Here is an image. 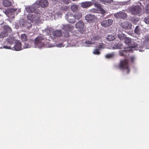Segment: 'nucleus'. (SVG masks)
<instances>
[{"instance_id": "obj_1", "label": "nucleus", "mask_w": 149, "mask_h": 149, "mask_svg": "<svg viewBox=\"0 0 149 149\" xmlns=\"http://www.w3.org/2000/svg\"><path fill=\"white\" fill-rule=\"evenodd\" d=\"M141 5V3L139 2L137 3V5L132 6L128 9L129 12L134 15L140 13L141 11V8L140 6Z\"/></svg>"}, {"instance_id": "obj_2", "label": "nucleus", "mask_w": 149, "mask_h": 149, "mask_svg": "<svg viewBox=\"0 0 149 149\" xmlns=\"http://www.w3.org/2000/svg\"><path fill=\"white\" fill-rule=\"evenodd\" d=\"M34 44L36 47L41 48L45 45L44 38L41 36L36 38L34 40Z\"/></svg>"}, {"instance_id": "obj_3", "label": "nucleus", "mask_w": 149, "mask_h": 149, "mask_svg": "<svg viewBox=\"0 0 149 149\" xmlns=\"http://www.w3.org/2000/svg\"><path fill=\"white\" fill-rule=\"evenodd\" d=\"M17 9H13V8H9L7 10V12L8 13V17L11 19H13L14 18L15 15V13L16 15L20 12L21 10L20 9H19L17 11Z\"/></svg>"}, {"instance_id": "obj_4", "label": "nucleus", "mask_w": 149, "mask_h": 149, "mask_svg": "<svg viewBox=\"0 0 149 149\" xmlns=\"http://www.w3.org/2000/svg\"><path fill=\"white\" fill-rule=\"evenodd\" d=\"M120 67L121 68L124 69L127 72V73H128L130 71V69L128 65V61L127 60L121 61Z\"/></svg>"}, {"instance_id": "obj_5", "label": "nucleus", "mask_w": 149, "mask_h": 149, "mask_svg": "<svg viewBox=\"0 0 149 149\" xmlns=\"http://www.w3.org/2000/svg\"><path fill=\"white\" fill-rule=\"evenodd\" d=\"M11 31V29L8 26H4L3 31L0 33V38H3L8 34V33L10 32Z\"/></svg>"}, {"instance_id": "obj_6", "label": "nucleus", "mask_w": 149, "mask_h": 149, "mask_svg": "<svg viewBox=\"0 0 149 149\" xmlns=\"http://www.w3.org/2000/svg\"><path fill=\"white\" fill-rule=\"evenodd\" d=\"M141 42L142 45L141 44L140 47L146 49L147 45L149 46V36H145L143 38L141 39Z\"/></svg>"}, {"instance_id": "obj_7", "label": "nucleus", "mask_w": 149, "mask_h": 149, "mask_svg": "<svg viewBox=\"0 0 149 149\" xmlns=\"http://www.w3.org/2000/svg\"><path fill=\"white\" fill-rule=\"evenodd\" d=\"M65 18L70 23H73L75 22L74 15L70 13H68L65 15Z\"/></svg>"}, {"instance_id": "obj_8", "label": "nucleus", "mask_w": 149, "mask_h": 149, "mask_svg": "<svg viewBox=\"0 0 149 149\" xmlns=\"http://www.w3.org/2000/svg\"><path fill=\"white\" fill-rule=\"evenodd\" d=\"M62 35V31L61 30H56L53 31L52 35L51 36V38L54 40L56 37L61 36Z\"/></svg>"}, {"instance_id": "obj_9", "label": "nucleus", "mask_w": 149, "mask_h": 149, "mask_svg": "<svg viewBox=\"0 0 149 149\" xmlns=\"http://www.w3.org/2000/svg\"><path fill=\"white\" fill-rule=\"evenodd\" d=\"M35 3L36 5H40L43 8L47 7L48 5V2L46 0H38Z\"/></svg>"}, {"instance_id": "obj_10", "label": "nucleus", "mask_w": 149, "mask_h": 149, "mask_svg": "<svg viewBox=\"0 0 149 149\" xmlns=\"http://www.w3.org/2000/svg\"><path fill=\"white\" fill-rule=\"evenodd\" d=\"M38 17L36 15L29 14L27 16V19L28 20L32 22H36L38 20Z\"/></svg>"}, {"instance_id": "obj_11", "label": "nucleus", "mask_w": 149, "mask_h": 149, "mask_svg": "<svg viewBox=\"0 0 149 149\" xmlns=\"http://www.w3.org/2000/svg\"><path fill=\"white\" fill-rule=\"evenodd\" d=\"M15 44L14 46L12 47V49L18 51L21 50L22 49V44L18 40L15 41Z\"/></svg>"}, {"instance_id": "obj_12", "label": "nucleus", "mask_w": 149, "mask_h": 149, "mask_svg": "<svg viewBox=\"0 0 149 149\" xmlns=\"http://www.w3.org/2000/svg\"><path fill=\"white\" fill-rule=\"evenodd\" d=\"M114 16L115 17L118 19L125 18L127 17L126 13L123 12L114 14Z\"/></svg>"}, {"instance_id": "obj_13", "label": "nucleus", "mask_w": 149, "mask_h": 149, "mask_svg": "<svg viewBox=\"0 0 149 149\" xmlns=\"http://www.w3.org/2000/svg\"><path fill=\"white\" fill-rule=\"evenodd\" d=\"M61 27L62 29L69 31H72L74 28L73 26L70 24L67 25L62 24Z\"/></svg>"}, {"instance_id": "obj_14", "label": "nucleus", "mask_w": 149, "mask_h": 149, "mask_svg": "<svg viewBox=\"0 0 149 149\" xmlns=\"http://www.w3.org/2000/svg\"><path fill=\"white\" fill-rule=\"evenodd\" d=\"M113 23V21L111 19L103 21L101 22V25L104 27H107L111 25Z\"/></svg>"}, {"instance_id": "obj_15", "label": "nucleus", "mask_w": 149, "mask_h": 149, "mask_svg": "<svg viewBox=\"0 0 149 149\" xmlns=\"http://www.w3.org/2000/svg\"><path fill=\"white\" fill-rule=\"evenodd\" d=\"M36 4L35 3L32 6H26L25 7L26 11L29 13H33L35 10V7H37L36 6Z\"/></svg>"}, {"instance_id": "obj_16", "label": "nucleus", "mask_w": 149, "mask_h": 149, "mask_svg": "<svg viewBox=\"0 0 149 149\" xmlns=\"http://www.w3.org/2000/svg\"><path fill=\"white\" fill-rule=\"evenodd\" d=\"M86 20L89 23L93 22L95 19V16L93 15H87L85 16Z\"/></svg>"}, {"instance_id": "obj_17", "label": "nucleus", "mask_w": 149, "mask_h": 149, "mask_svg": "<svg viewBox=\"0 0 149 149\" xmlns=\"http://www.w3.org/2000/svg\"><path fill=\"white\" fill-rule=\"evenodd\" d=\"M131 24L127 22H125L122 23L121 26L123 28L127 29H129L132 27Z\"/></svg>"}, {"instance_id": "obj_18", "label": "nucleus", "mask_w": 149, "mask_h": 149, "mask_svg": "<svg viewBox=\"0 0 149 149\" xmlns=\"http://www.w3.org/2000/svg\"><path fill=\"white\" fill-rule=\"evenodd\" d=\"M131 50L129 49H127L124 51H121L120 52V56H127L129 55V52H131Z\"/></svg>"}, {"instance_id": "obj_19", "label": "nucleus", "mask_w": 149, "mask_h": 149, "mask_svg": "<svg viewBox=\"0 0 149 149\" xmlns=\"http://www.w3.org/2000/svg\"><path fill=\"white\" fill-rule=\"evenodd\" d=\"M93 4V2L91 1L85 2L81 3V6L83 8L88 7Z\"/></svg>"}, {"instance_id": "obj_20", "label": "nucleus", "mask_w": 149, "mask_h": 149, "mask_svg": "<svg viewBox=\"0 0 149 149\" xmlns=\"http://www.w3.org/2000/svg\"><path fill=\"white\" fill-rule=\"evenodd\" d=\"M17 40L15 37L13 36H9L7 39V41L9 44H11L13 43H15Z\"/></svg>"}, {"instance_id": "obj_21", "label": "nucleus", "mask_w": 149, "mask_h": 149, "mask_svg": "<svg viewBox=\"0 0 149 149\" xmlns=\"http://www.w3.org/2000/svg\"><path fill=\"white\" fill-rule=\"evenodd\" d=\"M84 26V24L82 21H79L76 23L75 27L77 29L83 28Z\"/></svg>"}, {"instance_id": "obj_22", "label": "nucleus", "mask_w": 149, "mask_h": 149, "mask_svg": "<svg viewBox=\"0 0 149 149\" xmlns=\"http://www.w3.org/2000/svg\"><path fill=\"white\" fill-rule=\"evenodd\" d=\"M100 39V37L99 36H95V37L93 38L92 39H91V41H86L85 42V43L86 44H92L94 42V41Z\"/></svg>"}, {"instance_id": "obj_23", "label": "nucleus", "mask_w": 149, "mask_h": 149, "mask_svg": "<svg viewBox=\"0 0 149 149\" xmlns=\"http://www.w3.org/2000/svg\"><path fill=\"white\" fill-rule=\"evenodd\" d=\"M24 45L22 47V49H26L27 48H30L31 46V41L28 42H24Z\"/></svg>"}, {"instance_id": "obj_24", "label": "nucleus", "mask_w": 149, "mask_h": 149, "mask_svg": "<svg viewBox=\"0 0 149 149\" xmlns=\"http://www.w3.org/2000/svg\"><path fill=\"white\" fill-rule=\"evenodd\" d=\"M53 30L52 28L49 27L47 28L45 30V33L46 35H49V37L51 38V36L52 35Z\"/></svg>"}, {"instance_id": "obj_25", "label": "nucleus", "mask_w": 149, "mask_h": 149, "mask_svg": "<svg viewBox=\"0 0 149 149\" xmlns=\"http://www.w3.org/2000/svg\"><path fill=\"white\" fill-rule=\"evenodd\" d=\"M116 36L113 35H108L106 38L108 41H111L113 40L116 38Z\"/></svg>"}, {"instance_id": "obj_26", "label": "nucleus", "mask_w": 149, "mask_h": 149, "mask_svg": "<svg viewBox=\"0 0 149 149\" xmlns=\"http://www.w3.org/2000/svg\"><path fill=\"white\" fill-rule=\"evenodd\" d=\"M122 46V44L120 43H118L114 45H112L111 47L113 49H119Z\"/></svg>"}, {"instance_id": "obj_27", "label": "nucleus", "mask_w": 149, "mask_h": 149, "mask_svg": "<svg viewBox=\"0 0 149 149\" xmlns=\"http://www.w3.org/2000/svg\"><path fill=\"white\" fill-rule=\"evenodd\" d=\"M76 41L74 40H72L71 42H70L69 40H68V42L69 43L70 45L69 46H74L76 47L78 46L79 45L77 43H75Z\"/></svg>"}, {"instance_id": "obj_28", "label": "nucleus", "mask_w": 149, "mask_h": 149, "mask_svg": "<svg viewBox=\"0 0 149 149\" xmlns=\"http://www.w3.org/2000/svg\"><path fill=\"white\" fill-rule=\"evenodd\" d=\"M3 4L6 7H8L11 5V2L8 0H4L3 1Z\"/></svg>"}, {"instance_id": "obj_29", "label": "nucleus", "mask_w": 149, "mask_h": 149, "mask_svg": "<svg viewBox=\"0 0 149 149\" xmlns=\"http://www.w3.org/2000/svg\"><path fill=\"white\" fill-rule=\"evenodd\" d=\"M75 20L76 19L79 20L82 17V14L80 13H77L74 15Z\"/></svg>"}, {"instance_id": "obj_30", "label": "nucleus", "mask_w": 149, "mask_h": 149, "mask_svg": "<svg viewBox=\"0 0 149 149\" xmlns=\"http://www.w3.org/2000/svg\"><path fill=\"white\" fill-rule=\"evenodd\" d=\"M78 6L77 5L74 4L72 5L71 7V9L73 11H76L78 10Z\"/></svg>"}, {"instance_id": "obj_31", "label": "nucleus", "mask_w": 149, "mask_h": 149, "mask_svg": "<svg viewBox=\"0 0 149 149\" xmlns=\"http://www.w3.org/2000/svg\"><path fill=\"white\" fill-rule=\"evenodd\" d=\"M140 29L139 26H137L134 30V32L138 35L140 34Z\"/></svg>"}, {"instance_id": "obj_32", "label": "nucleus", "mask_w": 149, "mask_h": 149, "mask_svg": "<svg viewBox=\"0 0 149 149\" xmlns=\"http://www.w3.org/2000/svg\"><path fill=\"white\" fill-rule=\"evenodd\" d=\"M20 25L21 26L26 27V24L25 23V21L23 19H21L19 21Z\"/></svg>"}, {"instance_id": "obj_33", "label": "nucleus", "mask_w": 149, "mask_h": 149, "mask_svg": "<svg viewBox=\"0 0 149 149\" xmlns=\"http://www.w3.org/2000/svg\"><path fill=\"white\" fill-rule=\"evenodd\" d=\"M66 42V41H65L64 42H63V43H60L58 44H57L55 46L56 47H67V46H68L69 45H64V42L65 43Z\"/></svg>"}, {"instance_id": "obj_34", "label": "nucleus", "mask_w": 149, "mask_h": 149, "mask_svg": "<svg viewBox=\"0 0 149 149\" xmlns=\"http://www.w3.org/2000/svg\"><path fill=\"white\" fill-rule=\"evenodd\" d=\"M118 38L121 40H123L125 38V36L124 34L123 33H119L118 35Z\"/></svg>"}, {"instance_id": "obj_35", "label": "nucleus", "mask_w": 149, "mask_h": 149, "mask_svg": "<svg viewBox=\"0 0 149 149\" xmlns=\"http://www.w3.org/2000/svg\"><path fill=\"white\" fill-rule=\"evenodd\" d=\"M21 38L22 41H25L27 40V36L25 34H23L21 35Z\"/></svg>"}, {"instance_id": "obj_36", "label": "nucleus", "mask_w": 149, "mask_h": 149, "mask_svg": "<svg viewBox=\"0 0 149 149\" xmlns=\"http://www.w3.org/2000/svg\"><path fill=\"white\" fill-rule=\"evenodd\" d=\"M104 4H106L107 3H111L113 2V0H100Z\"/></svg>"}, {"instance_id": "obj_37", "label": "nucleus", "mask_w": 149, "mask_h": 149, "mask_svg": "<svg viewBox=\"0 0 149 149\" xmlns=\"http://www.w3.org/2000/svg\"><path fill=\"white\" fill-rule=\"evenodd\" d=\"M124 40V42L126 44L129 45L131 43V40L129 38H125Z\"/></svg>"}, {"instance_id": "obj_38", "label": "nucleus", "mask_w": 149, "mask_h": 149, "mask_svg": "<svg viewBox=\"0 0 149 149\" xmlns=\"http://www.w3.org/2000/svg\"><path fill=\"white\" fill-rule=\"evenodd\" d=\"M114 55V53H112L107 54L105 56V57L107 58H111L113 57Z\"/></svg>"}, {"instance_id": "obj_39", "label": "nucleus", "mask_w": 149, "mask_h": 149, "mask_svg": "<svg viewBox=\"0 0 149 149\" xmlns=\"http://www.w3.org/2000/svg\"><path fill=\"white\" fill-rule=\"evenodd\" d=\"M98 8H97V10H99L100 12H101L102 13H104L105 12V11L99 5H98Z\"/></svg>"}, {"instance_id": "obj_40", "label": "nucleus", "mask_w": 149, "mask_h": 149, "mask_svg": "<svg viewBox=\"0 0 149 149\" xmlns=\"http://www.w3.org/2000/svg\"><path fill=\"white\" fill-rule=\"evenodd\" d=\"M138 21V19L136 17H134L132 19V22L135 24Z\"/></svg>"}, {"instance_id": "obj_41", "label": "nucleus", "mask_w": 149, "mask_h": 149, "mask_svg": "<svg viewBox=\"0 0 149 149\" xmlns=\"http://www.w3.org/2000/svg\"><path fill=\"white\" fill-rule=\"evenodd\" d=\"M25 23H26V26H27L26 27L29 29L31 27V24L27 22L26 21H25Z\"/></svg>"}, {"instance_id": "obj_42", "label": "nucleus", "mask_w": 149, "mask_h": 149, "mask_svg": "<svg viewBox=\"0 0 149 149\" xmlns=\"http://www.w3.org/2000/svg\"><path fill=\"white\" fill-rule=\"evenodd\" d=\"M93 54H95L98 55L100 54V52L98 49H95L93 52Z\"/></svg>"}, {"instance_id": "obj_43", "label": "nucleus", "mask_w": 149, "mask_h": 149, "mask_svg": "<svg viewBox=\"0 0 149 149\" xmlns=\"http://www.w3.org/2000/svg\"><path fill=\"white\" fill-rule=\"evenodd\" d=\"M144 22L147 24H149V17L145 18L144 19Z\"/></svg>"}, {"instance_id": "obj_44", "label": "nucleus", "mask_w": 149, "mask_h": 149, "mask_svg": "<svg viewBox=\"0 0 149 149\" xmlns=\"http://www.w3.org/2000/svg\"><path fill=\"white\" fill-rule=\"evenodd\" d=\"M130 59L132 62H134L136 59V58L134 56H131L130 57Z\"/></svg>"}, {"instance_id": "obj_45", "label": "nucleus", "mask_w": 149, "mask_h": 149, "mask_svg": "<svg viewBox=\"0 0 149 149\" xmlns=\"http://www.w3.org/2000/svg\"><path fill=\"white\" fill-rule=\"evenodd\" d=\"M145 8L146 12L149 13V4L146 6Z\"/></svg>"}, {"instance_id": "obj_46", "label": "nucleus", "mask_w": 149, "mask_h": 149, "mask_svg": "<svg viewBox=\"0 0 149 149\" xmlns=\"http://www.w3.org/2000/svg\"><path fill=\"white\" fill-rule=\"evenodd\" d=\"M62 15V13L60 12H58L56 13L55 15H57L58 17H61Z\"/></svg>"}, {"instance_id": "obj_47", "label": "nucleus", "mask_w": 149, "mask_h": 149, "mask_svg": "<svg viewBox=\"0 0 149 149\" xmlns=\"http://www.w3.org/2000/svg\"><path fill=\"white\" fill-rule=\"evenodd\" d=\"M105 46L103 44H100L98 46V47L100 49L104 48H105Z\"/></svg>"}, {"instance_id": "obj_48", "label": "nucleus", "mask_w": 149, "mask_h": 149, "mask_svg": "<svg viewBox=\"0 0 149 149\" xmlns=\"http://www.w3.org/2000/svg\"><path fill=\"white\" fill-rule=\"evenodd\" d=\"M52 2V3L53 4H56L59 0H51Z\"/></svg>"}, {"instance_id": "obj_49", "label": "nucleus", "mask_w": 149, "mask_h": 149, "mask_svg": "<svg viewBox=\"0 0 149 149\" xmlns=\"http://www.w3.org/2000/svg\"><path fill=\"white\" fill-rule=\"evenodd\" d=\"M63 1L65 4H68L70 2V0H62Z\"/></svg>"}, {"instance_id": "obj_50", "label": "nucleus", "mask_w": 149, "mask_h": 149, "mask_svg": "<svg viewBox=\"0 0 149 149\" xmlns=\"http://www.w3.org/2000/svg\"><path fill=\"white\" fill-rule=\"evenodd\" d=\"M3 48L6 49H12V48H11V47L8 46H3Z\"/></svg>"}, {"instance_id": "obj_51", "label": "nucleus", "mask_w": 149, "mask_h": 149, "mask_svg": "<svg viewBox=\"0 0 149 149\" xmlns=\"http://www.w3.org/2000/svg\"><path fill=\"white\" fill-rule=\"evenodd\" d=\"M69 36V33L68 32H65L64 35V36L65 37Z\"/></svg>"}, {"instance_id": "obj_52", "label": "nucleus", "mask_w": 149, "mask_h": 149, "mask_svg": "<svg viewBox=\"0 0 149 149\" xmlns=\"http://www.w3.org/2000/svg\"><path fill=\"white\" fill-rule=\"evenodd\" d=\"M139 51L140 52H142L143 51H144L143 50H141V49H139Z\"/></svg>"}, {"instance_id": "obj_53", "label": "nucleus", "mask_w": 149, "mask_h": 149, "mask_svg": "<svg viewBox=\"0 0 149 149\" xmlns=\"http://www.w3.org/2000/svg\"><path fill=\"white\" fill-rule=\"evenodd\" d=\"M147 0H144L143 1L144 2H147Z\"/></svg>"}, {"instance_id": "obj_54", "label": "nucleus", "mask_w": 149, "mask_h": 149, "mask_svg": "<svg viewBox=\"0 0 149 149\" xmlns=\"http://www.w3.org/2000/svg\"><path fill=\"white\" fill-rule=\"evenodd\" d=\"M134 48V47H132V50H133Z\"/></svg>"}, {"instance_id": "obj_55", "label": "nucleus", "mask_w": 149, "mask_h": 149, "mask_svg": "<svg viewBox=\"0 0 149 149\" xmlns=\"http://www.w3.org/2000/svg\"><path fill=\"white\" fill-rule=\"evenodd\" d=\"M85 46H87V47H88V46H88V45H85Z\"/></svg>"}, {"instance_id": "obj_56", "label": "nucleus", "mask_w": 149, "mask_h": 149, "mask_svg": "<svg viewBox=\"0 0 149 149\" xmlns=\"http://www.w3.org/2000/svg\"><path fill=\"white\" fill-rule=\"evenodd\" d=\"M138 46V45H136L135 46V47L137 46Z\"/></svg>"}]
</instances>
